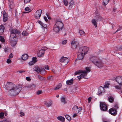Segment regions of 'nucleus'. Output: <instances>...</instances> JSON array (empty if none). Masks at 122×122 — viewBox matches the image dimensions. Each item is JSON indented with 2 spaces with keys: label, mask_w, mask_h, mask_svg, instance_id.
<instances>
[{
  "label": "nucleus",
  "mask_w": 122,
  "mask_h": 122,
  "mask_svg": "<svg viewBox=\"0 0 122 122\" xmlns=\"http://www.w3.org/2000/svg\"><path fill=\"white\" fill-rule=\"evenodd\" d=\"M64 4L66 6L68 5V2L66 0H64L63 1Z\"/></svg>",
  "instance_id": "44"
},
{
  "label": "nucleus",
  "mask_w": 122,
  "mask_h": 122,
  "mask_svg": "<svg viewBox=\"0 0 122 122\" xmlns=\"http://www.w3.org/2000/svg\"><path fill=\"white\" fill-rule=\"evenodd\" d=\"M100 107L101 110L104 111H106L107 109V107L106 104L103 103H101L100 104Z\"/></svg>",
  "instance_id": "10"
},
{
  "label": "nucleus",
  "mask_w": 122,
  "mask_h": 122,
  "mask_svg": "<svg viewBox=\"0 0 122 122\" xmlns=\"http://www.w3.org/2000/svg\"><path fill=\"white\" fill-rule=\"evenodd\" d=\"M45 53V51L43 50H40L37 53V56L39 57H42L44 55Z\"/></svg>",
  "instance_id": "13"
},
{
  "label": "nucleus",
  "mask_w": 122,
  "mask_h": 122,
  "mask_svg": "<svg viewBox=\"0 0 122 122\" xmlns=\"http://www.w3.org/2000/svg\"><path fill=\"white\" fill-rule=\"evenodd\" d=\"M25 11H27L28 12H29L28 11L30 10V9L28 7H26L25 8Z\"/></svg>",
  "instance_id": "50"
},
{
  "label": "nucleus",
  "mask_w": 122,
  "mask_h": 122,
  "mask_svg": "<svg viewBox=\"0 0 122 122\" xmlns=\"http://www.w3.org/2000/svg\"><path fill=\"white\" fill-rule=\"evenodd\" d=\"M53 30L56 32H59L61 30V29L60 28H59V27L55 24L54 25Z\"/></svg>",
  "instance_id": "18"
},
{
  "label": "nucleus",
  "mask_w": 122,
  "mask_h": 122,
  "mask_svg": "<svg viewBox=\"0 0 122 122\" xmlns=\"http://www.w3.org/2000/svg\"><path fill=\"white\" fill-rule=\"evenodd\" d=\"M38 78L41 81L43 80H44L45 79V77H42L40 75H38Z\"/></svg>",
  "instance_id": "35"
},
{
  "label": "nucleus",
  "mask_w": 122,
  "mask_h": 122,
  "mask_svg": "<svg viewBox=\"0 0 122 122\" xmlns=\"http://www.w3.org/2000/svg\"><path fill=\"white\" fill-rule=\"evenodd\" d=\"M39 68L38 66H36L34 67L33 69L34 71H36L38 73Z\"/></svg>",
  "instance_id": "33"
},
{
  "label": "nucleus",
  "mask_w": 122,
  "mask_h": 122,
  "mask_svg": "<svg viewBox=\"0 0 122 122\" xmlns=\"http://www.w3.org/2000/svg\"><path fill=\"white\" fill-rule=\"evenodd\" d=\"M44 18L45 21L47 22L48 21L47 18L46 16H44Z\"/></svg>",
  "instance_id": "60"
},
{
  "label": "nucleus",
  "mask_w": 122,
  "mask_h": 122,
  "mask_svg": "<svg viewBox=\"0 0 122 122\" xmlns=\"http://www.w3.org/2000/svg\"><path fill=\"white\" fill-rule=\"evenodd\" d=\"M42 93V91L41 90H39L37 91V93L38 95H39Z\"/></svg>",
  "instance_id": "51"
},
{
  "label": "nucleus",
  "mask_w": 122,
  "mask_h": 122,
  "mask_svg": "<svg viewBox=\"0 0 122 122\" xmlns=\"http://www.w3.org/2000/svg\"><path fill=\"white\" fill-rule=\"evenodd\" d=\"M92 99V97H90L88 98V100L89 103L90 102Z\"/></svg>",
  "instance_id": "54"
},
{
  "label": "nucleus",
  "mask_w": 122,
  "mask_h": 122,
  "mask_svg": "<svg viewBox=\"0 0 122 122\" xmlns=\"http://www.w3.org/2000/svg\"><path fill=\"white\" fill-rule=\"evenodd\" d=\"M35 63V62H34L33 61H31L29 62V64L30 66H31L34 64Z\"/></svg>",
  "instance_id": "41"
},
{
  "label": "nucleus",
  "mask_w": 122,
  "mask_h": 122,
  "mask_svg": "<svg viewBox=\"0 0 122 122\" xmlns=\"http://www.w3.org/2000/svg\"><path fill=\"white\" fill-rule=\"evenodd\" d=\"M53 76H49L47 77V79L48 80H51H51H53Z\"/></svg>",
  "instance_id": "45"
},
{
  "label": "nucleus",
  "mask_w": 122,
  "mask_h": 122,
  "mask_svg": "<svg viewBox=\"0 0 122 122\" xmlns=\"http://www.w3.org/2000/svg\"><path fill=\"white\" fill-rule=\"evenodd\" d=\"M71 46L74 51H75L76 47L78 45V43L76 41H73L71 42Z\"/></svg>",
  "instance_id": "6"
},
{
  "label": "nucleus",
  "mask_w": 122,
  "mask_h": 122,
  "mask_svg": "<svg viewBox=\"0 0 122 122\" xmlns=\"http://www.w3.org/2000/svg\"><path fill=\"white\" fill-rule=\"evenodd\" d=\"M7 62L8 63H10L11 62V60L9 59H8L7 60Z\"/></svg>",
  "instance_id": "46"
},
{
  "label": "nucleus",
  "mask_w": 122,
  "mask_h": 122,
  "mask_svg": "<svg viewBox=\"0 0 122 122\" xmlns=\"http://www.w3.org/2000/svg\"><path fill=\"white\" fill-rule=\"evenodd\" d=\"M115 87L116 88L119 89L120 88V87L119 86H115Z\"/></svg>",
  "instance_id": "62"
},
{
  "label": "nucleus",
  "mask_w": 122,
  "mask_h": 122,
  "mask_svg": "<svg viewBox=\"0 0 122 122\" xmlns=\"http://www.w3.org/2000/svg\"><path fill=\"white\" fill-rule=\"evenodd\" d=\"M108 100L110 102L112 103L114 101V98L112 96H109L108 98Z\"/></svg>",
  "instance_id": "30"
},
{
  "label": "nucleus",
  "mask_w": 122,
  "mask_h": 122,
  "mask_svg": "<svg viewBox=\"0 0 122 122\" xmlns=\"http://www.w3.org/2000/svg\"><path fill=\"white\" fill-rule=\"evenodd\" d=\"M38 23L41 25L42 28H45L47 27V25L43 23L41 21H39Z\"/></svg>",
  "instance_id": "24"
},
{
  "label": "nucleus",
  "mask_w": 122,
  "mask_h": 122,
  "mask_svg": "<svg viewBox=\"0 0 122 122\" xmlns=\"http://www.w3.org/2000/svg\"><path fill=\"white\" fill-rule=\"evenodd\" d=\"M57 119L61 121L62 122H64L65 121V118L61 116L58 117H57Z\"/></svg>",
  "instance_id": "28"
},
{
  "label": "nucleus",
  "mask_w": 122,
  "mask_h": 122,
  "mask_svg": "<svg viewBox=\"0 0 122 122\" xmlns=\"http://www.w3.org/2000/svg\"><path fill=\"white\" fill-rule=\"evenodd\" d=\"M92 23L94 25L95 27H97V22L95 19H93L92 21Z\"/></svg>",
  "instance_id": "32"
},
{
  "label": "nucleus",
  "mask_w": 122,
  "mask_h": 122,
  "mask_svg": "<svg viewBox=\"0 0 122 122\" xmlns=\"http://www.w3.org/2000/svg\"><path fill=\"white\" fill-rule=\"evenodd\" d=\"M13 55L12 53H11L9 56V58H11L13 57Z\"/></svg>",
  "instance_id": "53"
},
{
  "label": "nucleus",
  "mask_w": 122,
  "mask_h": 122,
  "mask_svg": "<svg viewBox=\"0 0 122 122\" xmlns=\"http://www.w3.org/2000/svg\"><path fill=\"white\" fill-rule=\"evenodd\" d=\"M83 52V47H80L79 50H78V53H83L82 52Z\"/></svg>",
  "instance_id": "36"
},
{
  "label": "nucleus",
  "mask_w": 122,
  "mask_h": 122,
  "mask_svg": "<svg viewBox=\"0 0 122 122\" xmlns=\"http://www.w3.org/2000/svg\"><path fill=\"white\" fill-rule=\"evenodd\" d=\"M26 79L27 81H30V78L28 77H26Z\"/></svg>",
  "instance_id": "58"
},
{
  "label": "nucleus",
  "mask_w": 122,
  "mask_h": 122,
  "mask_svg": "<svg viewBox=\"0 0 122 122\" xmlns=\"http://www.w3.org/2000/svg\"><path fill=\"white\" fill-rule=\"evenodd\" d=\"M25 72V71H21V70H19L18 71H17V72H19L20 73H21L23 72Z\"/></svg>",
  "instance_id": "61"
},
{
  "label": "nucleus",
  "mask_w": 122,
  "mask_h": 122,
  "mask_svg": "<svg viewBox=\"0 0 122 122\" xmlns=\"http://www.w3.org/2000/svg\"><path fill=\"white\" fill-rule=\"evenodd\" d=\"M0 41L2 42H4L5 41V40L3 36L0 35Z\"/></svg>",
  "instance_id": "38"
},
{
  "label": "nucleus",
  "mask_w": 122,
  "mask_h": 122,
  "mask_svg": "<svg viewBox=\"0 0 122 122\" xmlns=\"http://www.w3.org/2000/svg\"><path fill=\"white\" fill-rule=\"evenodd\" d=\"M114 107L115 108V109L116 110L118 109V104L117 102H115L114 103Z\"/></svg>",
  "instance_id": "31"
},
{
  "label": "nucleus",
  "mask_w": 122,
  "mask_h": 122,
  "mask_svg": "<svg viewBox=\"0 0 122 122\" xmlns=\"http://www.w3.org/2000/svg\"><path fill=\"white\" fill-rule=\"evenodd\" d=\"M85 54L83 53H78L77 58L79 60H82Z\"/></svg>",
  "instance_id": "17"
},
{
  "label": "nucleus",
  "mask_w": 122,
  "mask_h": 122,
  "mask_svg": "<svg viewBox=\"0 0 122 122\" xmlns=\"http://www.w3.org/2000/svg\"><path fill=\"white\" fill-rule=\"evenodd\" d=\"M60 61L61 62L64 63L65 65H66L68 63V60L67 58L63 56L60 59Z\"/></svg>",
  "instance_id": "11"
},
{
  "label": "nucleus",
  "mask_w": 122,
  "mask_h": 122,
  "mask_svg": "<svg viewBox=\"0 0 122 122\" xmlns=\"http://www.w3.org/2000/svg\"><path fill=\"white\" fill-rule=\"evenodd\" d=\"M10 31L11 33L10 38V42L12 46H15L17 43L18 40L17 37L16 35L19 34L20 31L16 29H11Z\"/></svg>",
  "instance_id": "1"
},
{
  "label": "nucleus",
  "mask_w": 122,
  "mask_h": 122,
  "mask_svg": "<svg viewBox=\"0 0 122 122\" xmlns=\"http://www.w3.org/2000/svg\"><path fill=\"white\" fill-rule=\"evenodd\" d=\"M86 71L87 72L86 74L85 73H83V72L81 73H82V74L80 76L81 77V78H83L85 79H87L88 78H87V74L88 72H89L90 71V70L89 68L87 67L86 68Z\"/></svg>",
  "instance_id": "7"
},
{
  "label": "nucleus",
  "mask_w": 122,
  "mask_h": 122,
  "mask_svg": "<svg viewBox=\"0 0 122 122\" xmlns=\"http://www.w3.org/2000/svg\"><path fill=\"white\" fill-rule=\"evenodd\" d=\"M36 59L37 58L36 57H33L32 58V61H34V62H35V63L37 61Z\"/></svg>",
  "instance_id": "42"
},
{
  "label": "nucleus",
  "mask_w": 122,
  "mask_h": 122,
  "mask_svg": "<svg viewBox=\"0 0 122 122\" xmlns=\"http://www.w3.org/2000/svg\"><path fill=\"white\" fill-rule=\"evenodd\" d=\"M120 85L122 86V76H117L114 79Z\"/></svg>",
  "instance_id": "5"
},
{
  "label": "nucleus",
  "mask_w": 122,
  "mask_h": 122,
  "mask_svg": "<svg viewBox=\"0 0 122 122\" xmlns=\"http://www.w3.org/2000/svg\"><path fill=\"white\" fill-rule=\"evenodd\" d=\"M3 20L4 22H5L8 19L7 14L5 10H4L3 11Z\"/></svg>",
  "instance_id": "16"
},
{
  "label": "nucleus",
  "mask_w": 122,
  "mask_h": 122,
  "mask_svg": "<svg viewBox=\"0 0 122 122\" xmlns=\"http://www.w3.org/2000/svg\"><path fill=\"white\" fill-rule=\"evenodd\" d=\"M3 119L5 122H10V120H8L6 119Z\"/></svg>",
  "instance_id": "56"
},
{
  "label": "nucleus",
  "mask_w": 122,
  "mask_h": 122,
  "mask_svg": "<svg viewBox=\"0 0 122 122\" xmlns=\"http://www.w3.org/2000/svg\"><path fill=\"white\" fill-rule=\"evenodd\" d=\"M56 24L57 26L58 27L60 28L61 30L62 28V27L63 26V24L62 22L61 21H57Z\"/></svg>",
  "instance_id": "15"
},
{
  "label": "nucleus",
  "mask_w": 122,
  "mask_h": 122,
  "mask_svg": "<svg viewBox=\"0 0 122 122\" xmlns=\"http://www.w3.org/2000/svg\"><path fill=\"white\" fill-rule=\"evenodd\" d=\"M79 33L80 35H84L85 33L83 31L80 30L79 31Z\"/></svg>",
  "instance_id": "37"
},
{
  "label": "nucleus",
  "mask_w": 122,
  "mask_h": 122,
  "mask_svg": "<svg viewBox=\"0 0 122 122\" xmlns=\"http://www.w3.org/2000/svg\"><path fill=\"white\" fill-rule=\"evenodd\" d=\"M52 101L51 100H49L47 102L45 101L44 102V104L46 105V107H49L51 106L52 104Z\"/></svg>",
  "instance_id": "14"
},
{
  "label": "nucleus",
  "mask_w": 122,
  "mask_h": 122,
  "mask_svg": "<svg viewBox=\"0 0 122 122\" xmlns=\"http://www.w3.org/2000/svg\"><path fill=\"white\" fill-rule=\"evenodd\" d=\"M45 68L47 70H49V68L47 65L45 66Z\"/></svg>",
  "instance_id": "64"
},
{
  "label": "nucleus",
  "mask_w": 122,
  "mask_h": 122,
  "mask_svg": "<svg viewBox=\"0 0 122 122\" xmlns=\"http://www.w3.org/2000/svg\"><path fill=\"white\" fill-rule=\"evenodd\" d=\"M42 12V11L41 10H37L34 15V16L36 18L39 19L41 16Z\"/></svg>",
  "instance_id": "8"
},
{
  "label": "nucleus",
  "mask_w": 122,
  "mask_h": 122,
  "mask_svg": "<svg viewBox=\"0 0 122 122\" xmlns=\"http://www.w3.org/2000/svg\"><path fill=\"white\" fill-rule=\"evenodd\" d=\"M74 5V0H71L69 3V9H70L72 7V6Z\"/></svg>",
  "instance_id": "21"
},
{
  "label": "nucleus",
  "mask_w": 122,
  "mask_h": 122,
  "mask_svg": "<svg viewBox=\"0 0 122 122\" xmlns=\"http://www.w3.org/2000/svg\"><path fill=\"white\" fill-rule=\"evenodd\" d=\"M65 117L68 120L70 121L71 120V117L68 115H65Z\"/></svg>",
  "instance_id": "39"
},
{
  "label": "nucleus",
  "mask_w": 122,
  "mask_h": 122,
  "mask_svg": "<svg viewBox=\"0 0 122 122\" xmlns=\"http://www.w3.org/2000/svg\"><path fill=\"white\" fill-rule=\"evenodd\" d=\"M38 73H40L41 74H43L45 73V70L44 68H40Z\"/></svg>",
  "instance_id": "20"
},
{
  "label": "nucleus",
  "mask_w": 122,
  "mask_h": 122,
  "mask_svg": "<svg viewBox=\"0 0 122 122\" xmlns=\"http://www.w3.org/2000/svg\"><path fill=\"white\" fill-rule=\"evenodd\" d=\"M22 86L21 85H17L14 86L11 90L8 91V94L9 95L12 96L15 95H17L20 92Z\"/></svg>",
  "instance_id": "2"
},
{
  "label": "nucleus",
  "mask_w": 122,
  "mask_h": 122,
  "mask_svg": "<svg viewBox=\"0 0 122 122\" xmlns=\"http://www.w3.org/2000/svg\"><path fill=\"white\" fill-rule=\"evenodd\" d=\"M47 48L46 47H42V49L41 50H43L45 52V51L47 50Z\"/></svg>",
  "instance_id": "52"
},
{
  "label": "nucleus",
  "mask_w": 122,
  "mask_h": 122,
  "mask_svg": "<svg viewBox=\"0 0 122 122\" xmlns=\"http://www.w3.org/2000/svg\"><path fill=\"white\" fill-rule=\"evenodd\" d=\"M4 113H3L1 112L0 113V118H3L4 116Z\"/></svg>",
  "instance_id": "43"
},
{
  "label": "nucleus",
  "mask_w": 122,
  "mask_h": 122,
  "mask_svg": "<svg viewBox=\"0 0 122 122\" xmlns=\"http://www.w3.org/2000/svg\"><path fill=\"white\" fill-rule=\"evenodd\" d=\"M89 60L99 67L103 66L102 62L101 60L97 57L91 56L89 58Z\"/></svg>",
  "instance_id": "3"
},
{
  "label": "nucleus",
  "mask_w": 122,
  "mask_h": 122,
  "mask_svg": "<svg viewBox=\"0 0 122 122\" xmlns=\"http://www.w3.org/2000/svg\"><path fill=\"white\" fill-rule=\"evenodd\" d=\"M67 41L66 40H64L62 41V44H65L67 43Z\"/></svg>",
  "instance_id": "48"
},
{
  "label": "nucleus",
  "mask_w": 122,
  "mask_h": 122,
  "mask_svg": "<svg viewBox=\"0 0 122 122\" xmlns=\"http://www.w3.org/2000/svg\"><path fill=\"white\" fill-rule=\"evenodd\" d=\"M61 102L62 103L65 104L66 103V98L65 97H62L61 99Z\"/></svg>",
  "instance_id": "29"
},
{
  "label": "nucleus",
  "mask_w": 122,
  "mask_h": 122,
  "mask_svg": "<svg viewBox=\"0 0 122 122\" xmlns=\"http://www.w3.org/2000/svg\"><path fill=\"white\" fill-rule=\"evenodd\" d=\"M109 1V0H103V5H105L108 4Z\"/></svg>",
  "instance_id": "34"
},
{
  "label": "nucleus",
  "mask_w": 122,
  "mask_h": 122,
  "mask_svg": "<svg viewBox=\"0 0 122 122\" xmlns=\"http://www.w3.org/2000/svg\"><path fill=\"white\" fill-rule=\"evenodd\" d=\"M34 85L33 84H31L28 86V87L29 88H31L32 86H34Z\"/></svg>",
  "instance_id": "63"
},
{
  "label": "nucleus",
  "mask_w": 122,
  "mask_h": 122,
  "mask_svg": "<svg viewBox=\"0 0 122 122\" xmlns=\"http://www.w3.org/2000/svg\"><path fill=\"white\" fill-rule=\"evenodd\" d=\"M118 50H122V45L119 46L118 48Z\"/></svg>",
  "instance_id": "57"
},
{
  "label": "nucleus",
  "mask_w": 122,
  "mask_h": 122,
  "mask_svg": "<svg viewBox=\"0 0 122 122\" xmlns=\"http://www.w3.org/2000/svg\"><path fill=\"white\" fill-rule=\"evenodd\" d=\"M72 109L74 112H76L77 113L80 112L82 110L81 107L78 108V106L76 105L74 106Z\"/></svg>",
  "instance_id": "12"
},
{
  "label": "nucleus",
  "mask_w": 122,
  "mask_h": 122,
  "mask_svg": "<svg viewBox=\"0 0 122 122\" xmlns=\"http://www.w3.org/2000/svg\"><path fill=\"white\" fill-rule=\"evenodd\" d=\"M83 52H82L84 54H86L89 50V48L86 46H83Z\"/></svg>",
  "instance_id": "22"
},
{
  "label": "nucleus",
  "mask_w": 122,
  "mask_h": 122,
  "mask_svg": "<svg viewBox=\"0 0 122 122\" xmlns=\"http://www.w3.org/2000/svg\"><path fill=\"white\" fill-rule=\"evenodd\" d=\"M73 80L72 78L70 80H68L66 81V83L67 85L71 84H73Z\"/></svg>",
  "instance_id": "27"
},
{
  "label": "nucleus",
  "mask_w": 122,
  "mask_h": 122,
  "mask_svg": "<svg viewBox=\"0 0 122 122\" xmlns=\"http://www.w3.org/2000/svg\"><path fill=\"white\" fill-rule=\"evenodd\" d=\"M24 3H29L31 0H24Z\"/></svg>",
  "instance_id": "49"
},
{
  "label": "nucleus",
  "mask_w": 122,
  "mask_h": 122,
  "mask_svg": "<svg viewBox=\"0 0 122 122\" xmlns=\"http://www.w3.org/2000/svg\"><path fill=\"white\" fill-rule=\"evenodd\" d=\"M5 28L4 27L2 26H0V35H2L4 32Z\"/></svg>",
  "instance_id": "25"
},
{
  "label": "nucleus",
  "mask_w": 122,
  "mask_h": 122,
  "mask_svg": "<svg viewBox=\"0 0 122 122\" xmlns=\"http://www.w3.org/2000/svg\"><path fill=\"white\" fill-rule=\"evenodd\" d=\"M9 6L10 8V10L11 11V10H10L14 8L15 7V5L13 2L12 1L10 2L9 3Z\"/></svg>",
  "instance_id": "19"
},
{
  "label": "nucleus",
  "mask_w": 122,
  "mask_h": 122,
  "mask_svg": "<svg viewBox=\"0 0 122 122\" xmlns=\"http://www.w3.org/2000/svg\"><path fill=\"white\" fill-rule=\"evenodd\" d=\"M117 10V9L115 8H113V13H115Z\"/></svg>",
  "instance_id": "59"
},
{
  "label": "nucleus",
  "mask_w": 122,
  "mask_h": 122,
  "mask_svg": "<svg viewBox=\"0 0 122 122\" xmlns=\"http://www.w3.org/2000/svg\"><path fill=\"white\" fill-rule=\"evenodd\" d=\"M22 35L24 36H27L28 33L26 31H23L22 33Z\"/></svg>",
  "instance_id": "40"
},
{
  "label": "nucleus",
  "mask_w": 122,
  "mask_h": 122,
  "mask_svg": "<svg viewBox=\"0 0 122 122\" xmlns=\"http://www.w3.org/2000/svg\"><path fill=\"white\" fill-rule=\"evenodd\" d=\"M97 17H98L97 19V20L100 21L102 19V17L101 16H98Z\"/></svg>",
  "instance_id": "47"
},
{
  "label": "nucleus",
  "mask_w": 122,
  "mask_h": 122,
  "mask_svg": "<svg viewBox=\"0 0 122 122\" xmlns=\"http://www.w3.org/2000/svg\"><path fill=\"white\" fill-rule=\"evenodd\" d=\"M109 112L110 114L111 115L115 116L117 115V111L114 107H112L109 110Z\"/></svg>",
  "instance_id": "9"
},
{
  "label": "nucleus",
  "mask_w": 122,
  "mask_h": 122,
  "mask_svg": "<svg viewBox=\"0 0 122 122\" xmlns=\"http://www.w3.org/2000/svg\"><path fill=\"white\" fill-rule=\"evenodd\" d=\"M28 57V55L26 54H24L22 55L21 58L23 60H25L27 59Z\"/></svg>",
  "instance_id": "26"
},
{
  "label": "nucleus",
  "mask_w": 122,
  "mask_h": 122,
  "mask_svg": "<svg viewBox=\"0 0 122 122\" xmlns=\"http://www.w3.org/2000/svg\"><path fill=\"white\" fill-rule=\"evenodd\" d=\"M15 85L12 83L7 82L5 85V87L7 90L9 91L13 87L14 88V86Z\"/></svg>",
  "instance_id": "4"
},
{
  "label": "nucleus",
  "mask_w": 122,
  "mask_h": 122,
  "mask_svg": "<svg viewBox=\"0 0 122 122\" xmlns=\"http://www.w3.org/2000/svg\"><path fill=\"white\" fill-rule=\"evenodd\" d=\"M82 72H83V73H85L86 74L87 73L85 70H80L74 73V75H76L79 73H80Z\"/></svg>",
  "instance_id": "23"
},
{
  "label": "nucleus",
  "mask_w": 122,
  "mask_h": 122,
  "mask_svg": "<svg viewBox=\"0 0 122 122\" xmlns=\"http://www.w3.org/2000/svg\"><path fill=\"white\" fill-rule=\"evenodd\" d=\"M20 116H21V117H22V116H24V113L21 112H20Z\"/></svg>",
  "instance_id": "55"
}]
</instances>
